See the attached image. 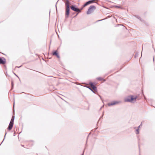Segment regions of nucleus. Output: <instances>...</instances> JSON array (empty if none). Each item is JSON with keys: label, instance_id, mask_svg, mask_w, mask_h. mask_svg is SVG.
I'll return each mask as SVG.
<instances>
[{"label": "nucleus", "instance_id": "obj_7", "mask_svg": "<svg viewBox=\"0 0 155 155\" xmlns=\"http://www.w3.org/2000/svg\"><path fill=\"white\" fill-rule=\"evenodd\" d=\"M69 8H66L65 15L67 17H68L69 14Z\"/></svg>", "mask_w": 155, "mask_h": 155}, {"label": "nucleus", "instance_id": "obj_6", "mask_svg": "<svg viewBox=\"0 0 155 155\" xmlns=\"http://www.w3.org/2000/svg\"><path fill=\"white\" fill-rule=\"evenodd\" d=\"M94 2V0H92V1H89L88 2H86L84 5H83V7H85L86 6H87V5L90 4H91L92 3H93Z\"/></svg>", "mask_w": 155, "mask_h": 155}, {"label": "nucleus", "instance_id": "obj_13", "mask_svg": "<svg viewBox=\"0 0 155 155\" xmlns=\"http://www.w3.org/2000/svg\"><path fill=\"white\" fill-rule=\"evenodd\" d=\"M91 90L94 93L97 92V88L95 87L94 89H91Z\"/></svg>", "mask_w": 155, "mask_h": 155}, {"label": "nucleus", "instance_id": "obj_2", "mask_svg": "<svg viewBox=\"0 0 155 155\" xmlns=\"http://www.w3.org/2000/svg\"><path fill=\"white\" fill-rule=\"evenodd\" d=\"M96 9V7L94 6H91L89 8L87 11V14H91Z\"/></svg>", "mask_w": 155, "mask_h": 155}, {"label": "nucleus", "instance_id": "obj_15", "mask_svg": "<svg viewBox=\"0 0 155 155\" xmlns=\"http://www.w3.org/2000/svg\"><path fill=\"white\" fill-rule=\"evenodd\" d=\"M82 155H83V154H82Z\"/></svg>", "mask_w": 155, "mask_h": 155}, {"label": "nucleus", "instance_id": "obj_11", "mask_svg": "<svg viewBox=\"0 0 155 155\" xmlns=\"http://www.w3.org/2000/svg\"><path fill=\"white\" fill-rule=\"evenodd\" d=\"M97 80L99 81H105V80L104 79V78H101V77H99L98 78H97Z\"/></svg>", "mask_w": 155, "mask_h": 155}, {"label": "nucleus", "instance_id": "obj_12", "mask_svg": "<svg viewBox=\"0 0 155 155\" xmlns=\"http://www.w3.org/2000/svg\"><path fill=\"white\" fill-rule=\"evenodd\" d=\"M90 86L91 87V90L94 89V87H95V86L92 83L90 84Z\"/></svg>", "mask_w": 155, "mask_h": 155}, {"label": "nucleus", "instance_id": "obj_14", "mask_svg": "<svg viewBox=\"0 0 155 155\" xmlns=\"http://www.w3.org/2000/svg\"><path fill=\"white\" fill-rule=\"evenodd\" d=\"M136 133L137 134H138L139 133V131H138V129L137 130H136Z\"/></svg>", "mask_w": 155, "mask_h": 155}, {"label": "nucleus", "instance_id": "obj_10", "mask_svg": "<svg viewBox=\"0 0 155 155\" xmlns=\"http://www.w3.org/2000/svg\"><path fill=\"white\" fill-rule=\"evenodd\" d=\"M66 8H69L70 2L69 0H66L65 2Z\"/></svg>", "mask_w": 155, "mask_h": 155}, {"label": "nucleus", "instance_id": "obj_1", "mask_svg": "<svg viewBox=\"0 0 155 155\" xmlns=\"http://www.w3.org/2000/svg\"><path fill=\"white\" fill-rule=\"evenodd\" d=\"M138 97L137 96L130 95L126 97L124 99L125 102H133L136 101Z\"/></svg>", "mask_w": 155, "mask_h": 155}, {"label": "nucleus", "instance_id": "obj_3", "mask_svg": "<svg viewBox=\"0 0 155 155\" xmlns=\"http://www.w3.org/2000/svg\"><path fill=\"white\" fill-rule=\"evenodd\" d=\"M14 117L13 116L12 118V119L9 124V126L8 128V129L9 130H11L14 124Z\"/></svg>", "mask_w": 155, "mask_h": 155}, {"label": "nucleus", "instance_id": "obj_9", "mask_svg": "<svg viewBox=\"0 0 155 155\" xmlns=\"http://www.w3.org/2000/svg\"><path fill=\"white\" fill-rule=\"evenodd\" d=\"M52 54L53 55L56 56L58 58H59V56L58 55V54L57 51H54L52 53Z\"/></svg>", "mask_w": 155, "mask_h": 155}, {"label": "nucleus", "instance_id": "obj_8", "mask_svg": "<svg viewBox=\"0 0 155 155\" xmlns=\"http://www.w3.org/2000/svg\"><path fill=\"white\" fill-rule=\"evenodd\" d=\"M119 103V102L117 101H113L111 103H108V106H112L113 105L115 104H118Z\"/></svg>", "mask_w": 155, "mask_h": 155}, {"label": "nucleus", "instance_id": "obj_4", "mask_svg": "<svg viewBox=\"0 0 155 155\" xmlns=\"http://www.w3.org/2000/svg\"><path fill=\"white\" fill-rule=\"evenodd\" d=\"M71 8L72 10L78 13L81 12V10L75 7V6L73 5L71 6Z\"/></svg>", "mask_w": 155, "mask_h": 155}, {"label": "nucleus", "instance_id": "obj_5", "mask_svg": "<svg viewBox=\"0 0 155 155\" xmlns=\"http://www.w3.org/2000/svg\"><path fill=\"white\" fill-rule=\"evenodd\" d=\"M6 62V59L4 58H0V64H5Z\"/></svg>", "mask_w": 155, "mask_h": 155}]
</instances>
